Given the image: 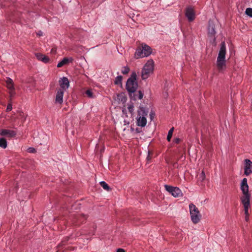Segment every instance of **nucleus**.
<instances>
[{
	"label": "nucleus",
	"instance_id": "nucleus-1",
	"mask_svg": "<svg viewBox=\"0 0 252 252\" xmlns=\"http://www.w3.org/2000/svg\"><path fill=\"white\" fill-rule=\"evenodd\" d=\"M226 45L223 41L220 43V47L217 60V66L220 71L223 70L226 68Z\"/></svg>",
	"mask_w": 252,
	"mask_h": 252
},
{
	"label": "nucleus",
	"instance_id": "nucleus-2",
	"mask_svg": "<svg viewBox=\"0 0 252 252\" xmlns=\"http://www.w3.org/2000/svg\"><path fill=\"white\" fill-rule=\"evenodd\" d=\"M151 53V48L146 44L142 43L137 47L134 56L136 59L142 58L149 56Z\"/></svg>",
	"mask_w": 252,
	"mask_h": 252
},
{
	"label": "nucleus",
	"instance_id": "nucleus-3",
	"mask_svg": "<svg viewBox=\"0 0 252 252\" xmlns=\"http://www.w3.org/2000/svg\"><path fill=\"white\" fill-rule=\"evenodd\" d=\"M136 73L135 72H133L130 77L127 80L126 89L128 93H134L137 88L138 84L136 81Z\"/></svg>",
	"mask_w": 252,
	"mask_h": 252
},
{
	"label": "nucleus",
	"instance_id": "nucleus-4",
	"mask_svg": "<svg viewBox=\"0 0 252 252\" xmlns=\"http://www.w3.org/2000/svg\"><path fill=\"white\" fill-rule=\"evenodd\" d=\"M148 114V111L143 107H139L138 110V116L136 124L138 126L144 127L146 125L147 119L145 117Z\"/></svg>",
	"mask_w": 252,
	"mask_h": 252
},
{
	"label": "nucleus",
	"instance_id": "nucleus-5",
	"mask_svg": "<svg viewBox=\"0 0 252 252\" xmlns=\"http://www.w3.org/2000/svg\"><path fill=\"white\" fill-rule=\"evenodd\" d=\"M154 68V62L153 60H149L143 66L141 72V77L143 80L148 78L150 74L152 73Z\"/></svg>",
	"mask_w": 252,
	"mask_h": 252
},
{
	"label": "nucleus",
	"instance_id": "nucleus-6",
	"mask_svg": "<svg viewBox=\"0 0 252 252\" xmlns=\"http://www.w3.org/2000/svg\"><path fill=\"white\" fill-rule=\"evenodd\" d=\"M191 220L193 223H197L200 219V215L198 208L192 203L189 205Z\"/></svg>",
	"mask_w": 252,
	"mask_h": 252
},
{
	"label": "nucleus",
	"instance_id": "nucleus-7",
	"mask_svg": "<svg viewBox=\"0 0 252 252\" xmlns=\"http://www.w3.org/2000/svg\"><path fill=\"white\" fill-rule=\"evenodd\" d=\"M164 187L165 189L171 193L174 197H178L182 195V191L179 188L167 185H165Z\"/></svg>",
	"mask_w": 252,
	"mask_h": 252
},
{
	"label": "nucleus",
	"instance_id": "nucleus-8",
	"mask_svg": "<svg viewBox=\"0 0 252 252\" xmlns=\"http://www.w3.org/2000/svg\"><path fill=\"white\" fill-rule=\"evenodd\" d=\"M185 15L189 22L193 21L195 17L193 8L190 6L187 7L186 9Z\"/></svg>",
	"mask_w": 252,
	"mask_h": 252
},
{
	"label": "nucleus",
	"instance_id": "nucleus-9",
	"mask_svg": "<svg viewBox=\"0 0 252 252\" xmlns=\"http://www.w3.org/2000/svg\"><path fill=\"white\" fill-rule=\"evenodd\" d=\"M0 135L1 136H6L8 138H11L16 136V132L14 130L2 129L0 130Z\"/></svg>",
	"mask_w": 252,
	"mask_h": 252
},
{
	"label": "nucleus",
	"instance_id": "nucleus-10",
	"mask_svg": "<svg viewBox=\"0 0 252 252\" xmlns=\"http://www.w3.org/2000/svg\"><path fill=\"white\" fill-rule=\"evenodd\" d=\"M252 173V162L248 159L245 160V174L248 176Z\"/></svg>",
	"mask_w": 252,
	"mask_h": 252
},
{
	"label": "nucleus",
	"instance_id": "nucleus-11",
	"mask_svg": "<svg viewBox=\"0 0 252 252\" xmlns=\"http://www.w3.org/2000/svg\"><path fill=\"white\" fill-rule=\"evenodd\" d=\"M64 92L63 90L60 89L57 91L56 95L55 103L60 104L63 102V96Z\"/></svg>",
	"mask_w": 252,
	"mask_h": 252
},
{
	"label": "nucleus",
	"instance_id": "nucleus-12",
	"mask_svg": "<svg viewBox=\"0 0 252 252\" xmlns=\"http://www.w3.org/2000/svg\"><path fill=\"white\" fill-rule=\"evenodd\" d=\"M129 97L131 99L136 100L137 99H141L143 96V94L141 91H139L137 92H134V93H129Z\"/></svg>",
	"mask_w": 252,
	"mask_h": 252
},
{
	"label": "nucleus",
	"instance_id": "nucleus-13",
	"mask_svg": "<svg viewBox=\"0 0 252 252\" xmlns=\"http://www.w3.org/2000/svg\"><path fill=\"white\" fill-rule=\"evenodd\" d=\"M241 189L242 190L243 194H249V186L247 183V179L246 178H244L241 182Z\"/></svg>",
	"mask_w": 252,
	"mask_h": 252
},
{
	"label": "nucleus",
	"instance_id": "nucleus-14",
	"mask_svg": "<svg viewBox=\"0 0 252 252\" xmlns=\"http://www.w3.org/2000/svg\"><path fill=\"white\" fill-rule=\"evenodd\" d=\"M59 83L62 89L65 90L68 88L69 86V82L68 79L65 77L61 78L59 81Z\"/></svg>",
	"mask_w": 252,
	"mask_h": 252
},
{
	"label": "nucleus",
	"instance_id": "nucleus-15",
	"mask_svg": "<svg viewBox=\"0 0 252 252\" xmlns=\"http://www.w3.org/2000/svg\"><path fill=\"white\" fill-rule=\"evenodd\" d=\"M215 27L212 21H209L208 24V33L209 36H212L216 34Z\"/></svg>",
	"mask_w": 252,
	"mask_h": 252
},
{
	"label": "nucleus",
	"instance_id": "nucleus-16",
	"mask_svg": "<svg viewBox=\"0 0 252 252\" xmlns=\"http://www.w3.org/2000/svg\"><path fill=\"white\" fill-rule=\"evenodd\" d=\"M241 202L243 204L244 206H250V194H243V195L241 198Z\"/></svg>",
	"mask_w": 252,
	"mask_h": 252
},
{
	"label": "nucleus",
	"instance_id": "nucleus-17",
	"mask_svg": "<svg viewBox=\"0 0 252 252\" xmlns=\"http://www.w3.org/2000/svg\"><path fill=\"white\" fill-rule=\"evenodd\" d=\"M35 56L38 60L41 61L44 63H47L49 62V58L48 57L42 54L36 53Z\"/></svg>",
	"mask_w": 252,
	"mask_h": 252
},
{
	"label": "nucleus",
	"instance_id": "nucleus-18",
	"mask_svg": "<svg viewBox=\"0 0 252 252\" xmlns=\"http://www.w3.org/2000/svg\"><path fill=\"white\" fill-rule=\"evenodd\" d=\"M84 94L89 98H94L95 97V95L92 89L86 90L84 93Z\"/></svg>",
	"mask_w": 252,
	"mask_h": 252
},
{
	"label": "nucleus",
	"instance_id": "nucleus-19",
	"mask_svg": "<svg viewBox=\"0 0 252 252\" xmlns=\"http://www.w3.org/2000/svg\"><path fill=\"white\" fill-rule=\"evenodd\" d=\"M6 87L8 90L13 89L14 88L13 81L11 79L8 78L6 81Z\"/></svg>",
	"mask_w": 252,
	"mask_h": 252
},
{
	"label": "nucleus",
	"instance_id": "nucleus-20",
	"mask_svg": "<svg viewBox=\"0 0 252 252\" xmlns=\"http://www.w3.org/2000/svg\"><path fill=\"white\" fill-rule=\"evenodd\" d=\"M68 63H69L68 59H67L66 58H64L63 59V60L62 61H61L60 62H59L58 63L57 67H61L63 66L64 65Z\"/></svg>",
	"mask_w": 252,
	"mask_h": 252
},
{
	"label": "nucleus",
	"instance_id": "nucleus-21",
	"mask_svg": "<svg viewBox=\"0 0 252 252\" xmlns=\"http://www.w3.org/2000/svg\"><path fill=\"white\" fill-rule=\"evenodd\" d=\"M76 217L77 218V222H76V225H77L79 223L83 222L86 219V217L84 215H82L81 216H77Z\"/></svg>",
	"mask_w": 252,
	"mask_h": 252
},
{
	"label": "nucleus",
	"instance_id": "nucleus-22",
	"mask_svg": "<svg viewBox=\"0 0 252 252\" xmlns=\"http://www.w3.org/2000/svg\"><path fill=\"white\" fill-rule=\"evenodd\" d=\"M7 141L4 138H0V147L3 149L7 147Z\"/></svg>",
	"mask_w": 252,
	"mask_h": 252
},
{
	"label": "nucleus",
	"instance_id": "nucleus-23",
	"mask_svg": "<svg viewBox=\"0 0 252 252\" xmlns=\"http://www.w3.org/2000/svg\"><path fill=\"white\" fill-rule=\"evenodd\" d=\"M198 181L202 182L205 179V174L204 171H202L199 175H197Z\"/></svg>",
	"mask_w": 252,
	"mask_h": 252
},
{
	"label": "nucleus",
	"instance_id": "nucleus-24",
	"mask_svg": "<svg viewBox=\"0 0 252 252\" xmlns=\"http://www.w3.org/2000/svg\"><path fill=\"white\" fill-rule=\"evenodd\" d=\"M174 127H173L168 131V135H167V140L169 142L171 141V138H172V135H173V131H174Z\"/></svg>",
	"mask_w": 252,
	"mask_h": 252
},
{
	"label": "nucleus",
	"instance_id": "nucleus-25",
	"mask_svg": "<svg viewBox=\"0 0 252 252\" xmlns=\"http://www.w3.org/2000/svg\"><path fill=\"white\" fill-rule=\"evenodd\" d=\"M101 186L105 190L108 191L110 189V188L108 185L105 182L102 181L100 183Z\"/></svg>",
	"mask_w": 252,
	"mask_h": 252
},
{
	"label": "nucleus",
	"instance_id": "nucleus-26",
	"mask_svg": "<svg viewBox=\"0 0 252 252\" xmlns=\"http://www.w3.org/2000/svg\"><path fill=\"white\" fill-rule=\"evenodd\" d=\"M123 77L122 76H118L116 78L115 84L116 85L122 84Z\"/></svg>",
	"mask_w": 252,
	"mask_h": 252
},
{
	"label": "nucleus",
	"instance_id": "nucleus-27",
	"mask_svg": "<svg viewBox=\"0 0 252 252\" xmlns=\"http://www.w3.org/2000/svg\"><path fill=\"white\" fill-rule=\"evenodd\" d=\"M8 93H9V97H10V99L9 101H11L12 98L14 96V95L15 94L14 88H13V89H11V90L9 89Z\"/></svg>",
	"mask_w": 252,
	"mask_h": 252
},
{
	"label": "nucleus",
	"instance_id": "nucleus-28",
	"mask_svg": "<svg viewBox=\"0 0 252 252\" xmlns=\"http://www.w3.org/2000/svg\"><path fill=\"white\" fill-rule=\"evenodd\" d=\"M246 14L251 17H252V8H247L245 11Z\"/></svg>",
	"mask_w": 252,
	"mask_h": 252
},
{
	"label": "nucleus",
	"instance_id": "nucleus-29",
	"mask_svg": "<svg viewBox=\"0 0 252 252\" xmlns=\"http://www.w3.org/2000/svg\"><path fill=\"white\" fill-rule=\"evenodd\" d=\"M129 68L127 66L124 67L123 69L122 70V73L123 74H126L129 72Z\"/></svg>",
	"mask_w": 252,
	"mask_h": 252
},
{
	"label": "nucleus",
	"instance_id": "nucleus-30",
	"mask_svg": "<svg viewBox=\"0 0 252 252\" xmlns=\"http://www.w3.org/2000/svg\"><path fill=\"white\" fill-rule=\"evenodd\" d=\"M12 107L11 101H9V103L8 104L7 108H6V111L7 112L10 111L12 110Z\"/></svg>",
	"mask_w": 252,
	"mask_h": 252
},
{
	"label": "nucleus",
	"instance_id": "nucleus-31",
	"mask_svg": "<svg viewBox=\"0 0 252 252\" xmlns=\"http://www.w3.org/2000/svg\"><path fill=\"white\" fill-rule=\"evenodd\" d=\"M127 108H128L129 112H130V113H133V111H134V106H133V105H129L128 106Z\"/></svg>",
	"mask_w": 252,
	"mask_h": 252
},
{
	"label": "nucleus",
	"instance_id": "nucleus-32",
	"mask_svg": "<svg viewBox=\"0 0 252 252\" xmlns=\"http://www.w3.org/2000/svg\"><path fill=\"white\" fill-rule=\"evenodd\" d=\"M244 207L245 214L246 216H249L248 210H249V208L250 206H244Z\"/></svg>",
	"mask_w": 252,
	"mask_h": 252
},
{
	"label": "nucleus",
	"instance_id": "nucleus-33",
	"mask_svg": "<svg viewBox=\"0 0 252 252\" xmlns=\"http://www.w3.org/2000/svg\"><path fill=\"white\" fill-rule=\"evenodd\" d=\"M181 141L180 139L179 138H176L174 139V142L176 144H179Z\"/></svg>",
	"mask_w": 252,
	"mask_h": 252
},
{
	"label": "nucleus",
	"instance_id": "nucleus-34",
	"mask_svg": "<svg viewBox=\"0 0 252 252\" xmlns=\"http://www.w3.org/2000/svg\"><path fill=\"white\" fill-rule=\"evenodd\" d=\"M150 118L151 119V120H153V119L154 118V117H155V113H153V112H151L150 114Z\"/></svg>",
	"mask_w": 252,
	"mask_h": 252
},
{
	"label": "nucleus",
	"instance_id": "nucleus-35",
	"mask_svg": "<svg viewBox=\"0 0 252 252\" xmlns=\"http://www.w3.org/2000/svg\"><path fill=\"white\" fill-rule=\"evenodd\" d=\"M29 150L30 152L32 153H34L35 151V150L34 149H33V148H30L29 149Z\"/></svg>",
	"mask_w": 252,
	"mask_h": 252
},
{
	"label": "nucleus",
	"instance_id": "nucleus-36",
	"mask_svg": "<svg viewBox=\"0 0 252 252\" xmlns=\"http://www.w3.org/2000/svg\"><path fill=\"white\" fill-rule=\"evenodd\" d=\"M117 252H125V250L123 249H118Z\"/></svg>",
	"mask_w": 252,
	"mask_h": 252
},
{
	"label": "nucleus",
	"instance_id": "nucleus-37",
	"mask_svg": "<svg viewBox=\"0 0 252 252\" xmlns=\"http://www.w3.org/2000/svg\"><path fill=\"white\" fill-rule=\"evenodd\" d=\"M37 34L38 36H42V32L39 31V32H37Z\"/></svg>",
	"mask_w": 252,
	"mask_h": 252
},
{
	"label": "nucleus",
	"instance_id": "nucleus-38",
	"mask_svg": "<svg viewBox=\"0 0 252 252\" xmlns=\"http://www.w3.org/2000/svg\"><path fill=\"white\" fill-rule=\"evenodd\" d=\"M151 156H150V153L149 152V154H148V156H147V160H150V159H151Z\"/></svg>",
	"mask_w": 252,
	"mask_h": 252
},
{
	"label": "nucleus",
	"instance_id": "nucleus-39",
	"mask_svg": "<svg viewBox=\"0 0 252 252\" xmlns=\"http://www.w3.org/2000/svg\"><path fill=\"white\" fill-rule=\"evenodd\" d=\"M249 216H246V217H245V220L247 221L249 220Z\"/></svg>",
	"mask_w": 252,
	"mask_h": 252
}]
</instances>
